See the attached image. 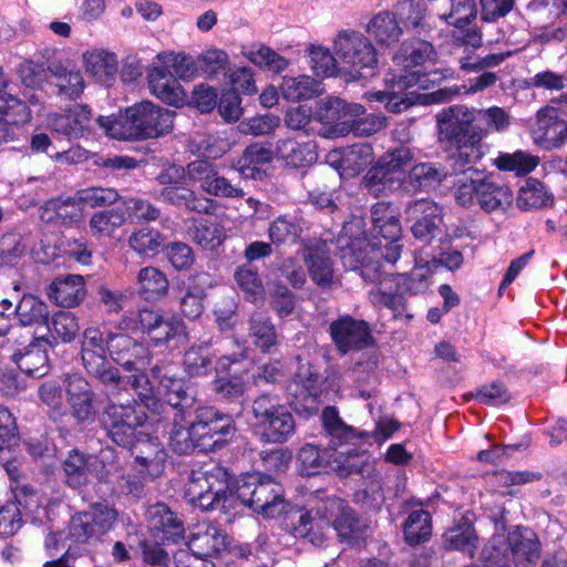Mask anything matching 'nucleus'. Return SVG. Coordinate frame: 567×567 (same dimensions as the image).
I'll use <instances>...</instances> for the list:
<instances>
[{
    "label": "nucleus",
    "instance_id": "15",
    "mask_svg": "<svg viewBox=\"0 0 567 567\" xmlns=\"http://www.w3.org/2000/svg\"><path fill=\"white\" fill-rule=\"evenodd\" d=\"M234 432L235 425L230 415L221 413L213 406L196 409L193 434L199 441L200 450L220 449Z\"/></svg>",
    "mask_w": 567,
    "mask_h": 567
},
{
    "label": "nucleus",
    "instance_id": "27",
    "mask_svg": "<svg viewBox=\"0 0 567 567\" xmlns=\"http://www.w3.org/2000/svg\"><path fill=\"white\" fill-rule=\"evenodd\" d=\"M51 128L69 138L82 137L92 126L91 110L86 105H74L65 113L53 114L50 117Z\"/></svg>",
    "mask_w": 567,
    "mask_h": 567
},
{
    "label": "nucleus",
    "instance_id": "5",
    "mask_svg": "<svg viewBox=\"0 0 567 567\" xmlns=\"http://www.w3.org/2000/svg\"><path fill=\"white\" fill-rule=\"evenodd\" d=\"M475 113L464 105H453L436 114L439 140L456 148L460 167L476 163L483 155V134L473 127Z\"/></svg>",
    "mask_w": 567,
    "mask_h": 567
},
{
    "label": "nucleus",
    "instance_id": "12",
    "mask_svg": "<svg viewBox=\"0 0 567 567\" xmlns=\"http://www.w3.org/2000/svg\"><path fill=\"white\" fill-rule=\"evenodd\" d=\"M427 268L416 267L410 275L385 278L370 291L369 299L374 307L399 311L404 306L403 292L419 293L427 288Z\"/></svg>",
    "mask_w": 567,
    "mask_h": 567
},
{
    "label": "nucleus",
    "instance_id": "2",
    "mask_svg": "<svg viewBox=\"0 0 567 567\" xmlns=\"http://www.w3.org/2000/svg\"><path fill=\"white\" fill-rule=\"evenodd\" d=\"M331 528L342 540L357 543L363 538L367 526L346 501L336 496H316L299 515L292 530L297 538L320 547L329 539Z\"/></svg>",
    "mask_w": 567,
    "mask_h": 567
},
{
    "label": "nucleus",
    "instance_id": "62",
    "mask_svg": "<svg viewBox=\"0 0 567 567\" xmlns=\"http://www.w3.org/2000/svg\"><path fill=\"white\" fill-rule=\"evenodd\" d=\"M362 185L375 197L400 188L399 184L378 164L368 171Z\"/></svg>",
    "mask_w": 567,
    "mask_h": 567
},
{
    "label": "nucleus",
    "instance_id": "16",
    "mask_svg": "<svg viewBox=\"0 0 567 567\" xmlns=\"http://www.w3.org/2000/svg\"><path fill=\"white\" fill-rule=\"evenodd\" d=\"M120 198V194L114 188L94 186L80 189L73 197L65 200L52 199L50 207L55 209L59 223L71 224L81 219V205H87L91 208L105 207L114 205Z\"/></svg>",
    "mask_w": 567,
    "mask_h": 567
},
{
    "label": "nucleus",
    "instance_id": "50",
    "mask_svg": "<svg viewBox=\"0 0 567 567\" xmlns=\"http://www.w3.org/2000/svg\"><path fill=\"white\" fill-rule=\"evenodd\" d=\"M243 54L256 66L274 73L282 72L289 64L286 58L264 44L246 48Z\"/></svg>",
    "mask_w": 567,
    "mask_h": 567
},
{
    "label": "nucleus",
    "instance_id": "23",
    "mask_svg": "<svg viewBox=\"0 0 567 567\" xmlns=\"http://www.w3.org/2000/svg\"><path fill=\"white\" fill-rule=\"evenodd\" d=\"M301 256L313 282L322 287L332 284L333 268L330 249L326 241L317 239L307 241Z\"/></svg>",
    "mask_w": 567,
    "mask_h": 567
},
{
    "label": "nucleus",
    "instance_id": "20",
    "mask_svg": "<svg viewBox=\"0 0 567 567\" xmlns=\"http://www.w3.org/2000/svg\"><path fill=\"white\" fill-rule=\"evenodd\" d=\"M65 394L70 414L78 423H92L95 420V393L83 377H68L65 379Z\"/></svg>",
    "mask_w": 567,
    "mask_h": 567
},
{
    "label": "nucleus",
    "instance_id": "13",
    "mask_svg": "<svg viewBox=\"0 0 567 567\" xmlns=\"http://www.w3.org/2000/svg\"><path fill=\"white\" fill-rule=\"evenodd\" d=\"M147 420L144 409L135 401L125 404L109 402L102 415V423L109 436L120 446H130L136 431Z\"/></svg>",
    "mask_w": 567,
    "mask_h": 567
},
{
    "label": "nucleus",
    "instance_id": "1",
    "mask_svg": "<svg viewBox=\"0 0 567 567\" xmlns=\"http://www.w3.org/2000/svg\"><path fill=\"white\" fill-rule=\"evenodd\" d=\"M106 350L112 359L128 372L145 371L151 364L148 348L125 333L103 332L96 327L86 328L81 341V360L83 368L111 391L127 390L128 380L106 358Z\"/></svg>",
    "mask_w": 567,
    "mask_h": 567
},
{
    "label": "nucleus",
    "instance_id": "41",
    "mask_svg": "<svg viewBox=\"0 0 567 567\" xmlns=\"http://www.w3.org/2000/svg\"><path fill=\"white\" fill-rule=\"evenodd\" d=\"M147 518L152 528L163 533L164 539L175 543L183 536L182 522L165 504L157 503L150 506Z\"/></svg>",
    "mask_w": 567,
    "mask_h": 567
},
{
    "label": "nucleus",
    "instance_id": "63",
    "mask_svg": "<svg viewBox=\"0 0 567 567\" xmlns=\"http://www.w3.org/2000/svg\"><path fill=\"white\" fill-rule=\"evenodd\" d=\"M301 231V226L293 218L287 216L278 217L268 228L269 238L274 244L295 243Z\"/></svg>",
    "mask_w": 567,
    "mask_h": 567
},
{
    "label": "nucleus",
    "instance_id": "46",
    "mask_svg": "<svg viewBox=\"0 0 567 567\" xmlns=\"http://www.w3.org/2000/svg\"><path fill=\"white\" fill-rule=\"evenodd\" d=\"M446 177V172L432 163L414 165L404 182L405 188L414 190H429L435 188Z\"/></svg>",
    "mask_w": 567,
    "mask_h": 567
},
{
    "label": "nucleus",
    "instance_id": "40",
    "mask_svg": "<svg viewBox=\"0 0 567 567\" xmlns=\"http://www.w3.org/2000/svg\"><path fill=\"white\" fill-rule=\"evenodd\" d=\"M166 241V237L156 228L141 226L135 228L127 238L130 248L140 257L153 258L157 256Z\"/></svg>",
    "mask_w": 567,
    "mask_h": 567
},
{
    "label": "nucleus",
    "instance_id": "43",
    "mask_svg": "<svg viewBox=\"0 0 567 567\" xmlns=\"http://www.w3.org/2000/svg\"><path fill=\"white\" fill-rule=\"evenodd\" d=\"M19 323L23 327L48 326L49 308L44 301L34 295L25 293L14 308Z\"/></svg>",
    "mask_w": 567,
    "mask_h": 567
},
{
    "label": "nucleus",
    "instance_id": "42",
    "mask_svg": "<svg viewBox=\"0 0 567 567\" xmlns=\"http://www.w3.org/2000/svg\"><path fill=\"white\" fill-rule=\"evenodd\" d=\"M367 32L380 45H391L399 41L402 35V29L399 25L394 13L381 11L377 13L368 23Z\"/></svg>",
    "mask_w": 567,
    "mask_h": 567
},
{
    "label": "nucleus",
    "instance_id": "51",
    "mask_svg": "<svg viewBox=\"0 0 567 567\" xmlns=\"http://www.w3.org/2000/svg\"><path fill=\"white\" fill-rule=\"evenodd\" d=\"M493 162L499 171L513 172L517 176H523L537 167L539 158L519 150L514 153H499Z\"/></svg>",
    "mask_w": 567,
    "mask_h": 567
},
{
    "label": "nucleus",
    "instance_id": "38",
    "mask_svg": "<svg viewBox=\"0 0 567 567\" xmlns=\"http://www.w3.org/2000/svg\"><path fill=\"white\" fill-rule=\"evenodd\" d=\"M226 535L213 524H209L189 538L188 546L198 557H212L226 548Z\"/></svg>",
    "mask_w": 567,
    "mask_h": 567
},
{
    "label": "nucleus",
    "instance_id": "61",
    "mask_svg": "<svg viewBox=\"0 0 567 567\" xmlns=\"http://www.w3.org/2000/svg\"><path fill=\"white\" fill-rule=\"evenodd\" d=\"M79 323L74 315L66 311L56 312L51 320L49 339H61L63 342H71L79 332Z\"/></svg>",
    "mask_w": 567,
    "mask_h": 567
},
{
    "label": "nucleus",
    "instance_id": "4",
    "mask_svg": "<svg viewBox=\"0 0 567 567\" xmlns=\"http://www.w3.org/2000/svg\"><path fill=\"white\" fill-rule=\"evenodd\" d=\"M175 112L143 101L117 117L99 116L97 124L116 140L156 138L172 132Z\"/></svg>",
    "mask_w": 567,
    "mask_h": 567
},
{
    "label": "nucleus",
    "instance_id": "24",
    "mask_svg": "<svg viewBox=\"0 0 567 567\" xmlns=\"http://www.w3.org/2000/svg\"><path fill=\"white\" fill-rule=\"evenodd\" d=\"M328 109H341L350 118L343 124L348 126V131L357 136H370L378 133L386 125V120L382 115L369 114L364 115L365 110L360 104L347 105L342 100L336 99L326 103Z\"/></svg>",
    "mask_w": 567,
    "mask_h": 567
},
{
    "label": "nucleus",
    "instance_id": "34",
    "mask_svg": "<svg viewBox=\"0 0 567 567\" xmlns=\"http://www.w3.org/2000/svg\"><path fill=\"white\" fill-rule=\"evenodd\" d=\"M276 153L280 159L292 167L309 166L317 161L316 144L310 140H278Z\"/></svg>",
    "mask_w": 567,
    "mask_h": 567
},
{
    "label": "nucleus",
    "instance_id": "55",
    "mask_svg": "<svg viewBox=\"0 0 567 567\" xmlns=\"http://www.w3.org/2000/svg\"><path fill=\"white\" fill-rule=\"evenodd\" d=\"M188 233L196 244L206 249L216 248L224 239L223 227L216 221L203 218L195 219Z\"/></svg>",
    "mask_w": 567,
    "mask_h": 567
},
{
    "label": "nucleus",
    "instance_id": "26",
    "mask_svg": "<svg viewBox=\"0 0 567 567\" xmlns=\"http://www.w3.org/2000/svg\"><path fill=\"white\" fill-rule=\"evenodd\" d=\"M48 298L56 306L72 308L85 298V281L81 275L58 277L47 288Z\"/></svg>",
    "mask_w": 567,
    "mask_h": 567
},
{
    "label": "nucleus",
    "instance_id": "22",
    "mask_svg": "<svg viewBox=\"0 0 567 567\" xmlns=\"http://www.w3.org/2000/svg\"><path fill=\"white\" fill-rule=\"evenodd\" d=\"M320 392L319 375L315 368L309 363H301L288 385V394L292 398L290 404L296 410L316 411Z\"/></svg>",
    "mask_w": 567,
    "mask_h": 567
},
{
    "label": "nucleus",
    "instance_id": "39",
    "mask_svg": "<svg viewBox=\"0 0 567 567\" xmlns=\"http://www.w3.org/2000/svg\"><path fill=\"white\" fill-rule=\"evenodd\" d=\"M96 464L97 458L95 456L84 455L75 450L71 451L63 461L66 484L72 488L86 485Z\"/></svg>",
    "mask_w": 567,
    "mask_h": 567
},
{
    "label": "nucleus",
    "instance_id": "14",
    "mask_svg": "<svg viewBox=\"0 0 567 567\" xmlns=\"http://www.w3.org/2000/svg\"><path fill=\"white\" fill-rule=\"evenodd\" d=\"M400 240H390L382 244H368L361 240H354L341 249V260L347 269L355 270L363 268L362 275L367 276L368 269L378 270V259L384 258L388 262L394 264L401 254Z\"/></svg>",
    "mask_w": 567,
    "mask_h": 567
},
{
    "label": "nucleus",
    "instance_id": "6",
    "mask_svg": "<svg viewBox=\"0 0 567 567\" xmlns=\"http://www.w3.org/2000/svg\"><path fill=\"white\" fill-rule=\"evenodd\" d=\"M233 488L224 498L226 509L248 506L266 517H276L285 509L282 487L268 476L246 474L233 482Z\"/></svg>",
    "mask_w": 567,
    "mask_h": 567
},
{
    "label": "nucleus",
    "instance_id": "29",
    "mask_svg": "<svg viewBox=\"0 0 567 567\" xmlns=\"http://www.w3.org/2000/svg\"><path fill=\"white\" fill-rule=\"evenodd\" d=\"M85 72L105 86H111L117 74L118 62L114 53L104 49H90L82 54Z\"/></svg>",
    "mask_w": 567,
    "mask_h": 567
},
{
    "label": "nucleus",
    "instance_id": "28",
    "mask_svg": "<svg viewBox=\"0 0 567 567\" xmlns=\"http://www.w3.org/2000/svg\"><path fill=\"white\" fill-rule=\"evenodd\" d=\"M374 159L373 148L370 144H354L343 151H332L328 161L341 171L342 175L355 176Z\"/></svg>",
    "mask_w": 567,
    "mask_h": 567
},
{
    "label": "nucleus",
    "instance_id": "31",
    "mask_svg": "<svg viewBox=\"0 0 567 567\" xmlns=\"http://www.w3.org/2000/svg\"><path fill=\"white\" fill-rule=\"evenodd\" d=\"M272 156L274 153L269 146L252 143L233 162L231 167L244 178L260 179L265 174L264 166L271 162Z\"/></svg>",
    "mask_w": 567,
    "mask_h": 567
},
{
    "label": "nucleus",
    "instance_id": "33",
    "mask_svg": "<svg viewBox=\"0 0 567 567\" xmlns=\"http://www.w3.org/2000/svg\"><path fill=\"white\" fill-rule=\"evenodd\" d=\"M55 79L58 95L65 100L79 99L85 87V81L80 70L70 63L53 62L48 68Z\"/></svg>",
    "mask_w": 567,
    "mask_h": 567
},
{
    "label": "nucleus",
    "instance_id": "47",
    "mask_svg": "<svg viewBox=\"0 0 567 567\" xmlns=\"http://www.w3.org/2000/svg\"><path fill=\"white\" fill-rule=\"evenodd\" d=\"M444 546L447 549L460 550L468 556H473L477 548V535L473 525L466 520H462L451 528L444 535Z\"/></svg>",
    "mask_w": 567,
    "mask_h": 567
},
{
    "label": "nucleus",
    "instance_id": "17",
    "mask_svg": "<svg viewBox=\"0 0 567 567\" xmlns=\"http://www.w3.org/2000/svg\"><path fill=\"white\" fill-rule=\"evenodd\" d=\"M331 339L341 354L360 351L373 344L372 331L369 323L344 315L330 323Z\"/></svg>",
    "mask_w": 567,
    "mask_h": 567
},
{
    "label": "nucleus",
    "instance_id": "59",
    "mask_svg": "<svg viewBox=\"0 0 567 567\" xmlns=\"http://www.w3.org/2000/svg\"><path fill=\"white\" fill-rule=\"evenodd\" d=\"M329 454L330 453L327 449L321 452L318 446L313 444L303 445L298 453V460L302 466V472L306 475H315L323 468L331 470V464L328 460L331 455Z\"/></svg>",
    "mask_w": 567,
    "mask_h": 567
},
{
    "label": "nucleus",
    "instance_id": "44",
    "mask_svg": "<svg viewBox=\"0 0 567 567\" xmlns=\"http://www.w3.org/2000/svg\"><path fill=\"white\" fill-rule=\"evenodd\" d=\"M138 293L145 300H159L168 291V279L165 274L156 267L146 266L137 274Z\"/></svg>",
    "mask_w": 567,
    "mask_h": 567
},
{
    "label": "nucleus",
    "instance_id": "37",
    "mask_svg": "<svg viewBox=\"0 0 567 567\" xmlns=\"http://www.w3.org/2000/svg\"><path fill=\"white\" fill-rule=\"evenodd\" d=\"M514 200L513 192L508 186L494 182L489 178H482L478 186L477 204L487 212H505Z\"/></svg>",
    "mask_w": 567,
    "mask_h": 567
},
{
    "label": "nucleus",
    "instance_id": "30",
    "mask_svg": "<svg viewBox=\"0 0 567 567\" xmlns=\"http://www.w3.org/2000/svg\"><path fill=\"white\" fill-rule=\"evenodd\" d=\"M151 92L164 103L182 106L186 101V93L178 80L163 68L153 65L147 74Z\"/></svg>",
    "mask_w": 567,
    "mask_h": 567
},
{
    "label": "nucleus",
    "instance_id": "32",
    "mask_svg": "<svg viewBox=\"0 0 567 567\" xmlns=\"http://www.w3.org/2000/svg\"><path fill=\"white\" fill-rule=\"evenodd\" d=\"M49 343L53 347V342L49 338L34 340L24 349L13 354V360L18 368L27 375L42 378L49 372V358L47 350L42 343Z\"/></svg>",
    "mask_w": 567,
    "mask_h": 567
},
{
    "label": "nucleus",
    "instance_id": "58",
    "mask_svg": "<svg viewBox=\"0 0 567 567\" xmlns=\"http://www.w3.org/2000/svg\"><path fill=\"white\" fill-rule=\"evenodd\" d=\"M553 202L551 195L548 193L546 186L538 181H529L523 186L516 199L517 206L520 209H537L550 205Z\"/></svg>",
    "mask_w": 567,
    "mask_h": 567
},
{
    "label": "nucleus",
    "instance_id": "9",
    "mask_svg": "<svg viewBox=\"0 0 567 567\" xmlns=\"http://www.w3.org/2000/svg\"><path fill=\"white\" fill-rule=\"evenodd\" d=\"M231 489L233 482L229 483L227 470L218 464H210L192 472L185 494L194 506L204 511L220 506L227 512L224 498Z\"/></svg>",
    "mask_w": 567,
    "mask_h": 567
},
{
    "label": "nucleus",
    "instance_id": "10",
    "mask_svg": "<svg viewBox=\"0 0 567 567\" xmlns=\"http://www.w3.org/2000/svg\"><path fill=\"white\" fill-rule=\"evenodd\" d=\"M254 424L268 443H284L296 431V423L290 411L269 394L256 398L251 404Z\"/></svg>",
    "mask_w": 567,
    "mask_h": 567
},
{
    "label": "nucleus",
    "instance_id": "11",
    "mask_svg": "<svg viewBox=\"0 0 567 567\" xmlns=\"http://www.w3.org/2000/svg\"><path fill=\"white\" fill-rule=\"evenodd\" d=\"M334 54L352 76H368L378 65L377 51L362 33L342 31L333 43Z\"/></svg>",
    "mask_w": 567,
    "mask_h": 567
},
{
    "label": "nucleus",
    "instance_id": "7",
    "mask_svg": "<svg viewBox=\"0 0 567 567\" xmlns=\"http://www.w3.org/2000/svg\"><path fill=\"white\" fill-rule=\"evenodd\" d=\"M540 548L536 535L528 529L515 528L507 536L494 535L482 551L487 567H533Z\"/></svg>",
    "mask_w": 567,
    "mask_h": 567
},
{
    "label": "nucleus",
    "instance_id": "64",
    "mask_svg": "<svg viewBox=\"0 0 567 567\" xmlns=\"http://www.w3.org/2000/svg\"><path fill=\"white\" fill-rule=\"evenodd\" d=\"M163 316L148 308L138 310L137 313L125 315L121 320V326L132 331H141L143 333H151V329L159 322Z\"/></svg>",
    "mask_w": 567,
    "mask_h": 567
},
{
    "label": "nucleus",
    "instance_id": "53",
    "mask_svg": "<svg viewBox=\"0 0 567 567\" xmlns=\"http://www.w3.org/2000/svg\"><path fill=\"white\" fill-rule=\"evenodd\" d=\"M413 161L412 152L406 147H399L385 153L378 162L388 175H390L399 186H403L408 177L404 168Z\"/></svg>",
    "mask_w": 567,
    "mask_h": 567
},
{
    "label": "nucleus",
    "instance_id": "35",
    "mask_svg": "<svg viewBox=\"0 0 567 567\" xmlns=\"http://www.w3.org/2000/svg\"><path fill=\"white\" fill-rule=\"evenodd\" d=\"M185 184L166 186L161 190L159 197L175 206H185L187 209L198 214H210L214 210V200L199 197Z\"/></svg>",
    "mask_w": 567,
    "mask_h": 567
},
{
    "label": "nucleus",
    "instance_id": "45",
    "mask_svg": "<svg viewBox=\"0 0 567 567\" xmlns=\"http://www.w3.org/2000/svg\"><path fill=\"white\" fill-rule=\"evenodd\" d=\"M393 80L395 81L393 90L369 92L367 96L370 101L384 103L386 110L390 112L401 113L415 103V92L419 89L400 87L398 83V75H394Z\"/></svg>",
    "mask_w": 567,
    "mask_h": 567
},
{
    "label": "nucleus",
    "instance_id": "60",
    "mask_svg": "<svg viewBox=\"0 0 567 567\" xmlns=\"http://www.w3.org/2000/svg\"><path fill=\"white\" fill-rule=\"evenodd\" d=\"M86 513L93 518L90 522L93 525L97 540L114 528L118 517L116 509L103 503L92 504Z\"/></svg>",
    "mask_w": 567,
    "mask_h": 567
},
{
    "label": "nucleus",
    "instance_id": "52",
    "mask_svg": "<svg viewBox=\"0 0 567 567\" xmlns=\"http://www.w3.org/2000/svg\"><path fill=\"white\" fill-rule=\"evenodd\" d=\"M405 540L410 545H419L430 539L432 535V519L427 511L412 512L403 526Z\"/></svg>",
    "mask_w": 567,
    "mask_h": 567
},
{
    "label": "nucleus",
    "instance_id": "8",
    "mask_svg": "<svg viewBox=\"0 0 567 567\" xmlns=\"http://www.w3.org/2000/svg\"><path fill=\"white\" fill-rule=\"evenodd\" d=\"M437 53L432 43L412 39L402 43L400 50L393 56V62L401 68L398 74V83L400 87L405 89H429L434 82L431 75L436 72L427 71L435 64Z\"/></svg>",
    "mask_w": 567,
    "mask_h": 567
},
{
    "label": "nucleus",
    "instance_id": "36",
    "mask_svg": "<svg viewBox=\"0 0 567 567\" xmlns=\"http://www.w3.org/2000/svg\"><path fill=\"white\" fill-rule=\"evenodd\" d=\"M126 221L125 212L121 205L97 210L90 217L89 234L97 240H110L115 238L116 233Z\"/></svg>",
    "mask_w": 567,
    "mask_h": 567
},
{
    "label": "nucleus",
    "instance_id": "54",
    "mask_svg": "<svg viewBox=\"0 0 567 567\" xmlns=\"http://www.w3.org/2000/svg\"><path fill=\"white\" fill-rule=\"evenodd\" d=\"M156 58L159 62L158 68H163L166 72L173 71L182 80H192L196 74V62L188 54L164 51L158 53Z\"/></svg>",
    "mask_w": 567,
    "mask_h": 567
},
{
    "label": "nucleus",
    "instance_id": "25",
    "mask_svg": "<svg viewBox=\"0 0 567 567\" xmlns=\"http://www.w3.org/2000/svg\"><path fill=\"white\" fill-rule=\"evenodd\" d=\"M135 462L142 467L141 473H146L151 477L161 475L165 467L166 452L156 437L145 436L133 440L128 446Z\"/></svg>",
    "mask_w": 567,
    "mask_h": 567
},
{
    "label": "nucleus",
    "instance_id": "19",
    "mask_svg": "<svg viewBox=\"0 0 567 567\" xmlns=\"http://www.w3.org/2000/svg\"><path fill=\"white\" fill-rule=\"evenodd\" d=\"M532 137L542 148H559L567 141V122L559 117L554 106H545L536 113Z\"/></svg>",
    "mask_w": 567,
    "mask_h": 567
},
{
    "label": "nucleus",
    "instance_id": "56",
    "mask_svg": "<svg viewBox=\"0 0 567 567\" xmlns=\"http://www.w3.org/2000/svg\"><path fill=\"white\" fill-rule=\"evenodd\" d=\"M0 87V122L11 125L28 123L31 120V112L24 102L9 94Z\"/></svg>",
    "mask_w": 567,
    "mask_h": 567
},
{
    "label": "nucleus",
    "instance_id": "49",
    "mask_svg": "<svg viewBox=\"0 0 567 567\" xmlns=\"http://www.w3.org/2000/svg\"><path fill=\"white\" fill-rule=\"evenodd\" d=\"M280 90L282 96L289 101L307 100L322 93L320 83L308 75L285 76Z\"/></svg>",
    "mask_w": 567,
    "mask_h": 567
},
{
    "label": "nucleus",
    "instance_id": "57",
    "mask_svg": "<svg viewBox=\"0 0 567 567\" xmlns=\"http://www.w3.org/2000/svg\"><path fill=\"white\" fill-rule=\"evenodd\" d=\"M249 337L261 351H268L277 342V332L270 319L255 313L249 320Z\"/></svg>",
    "mask_w": 567,
    "mask_h": 567
},
{
    "label": "nucleus",
    "instance_id": "48",
    "mask_svg": "<svg viewBox=\"0 0 567 567\" xmlns=\"http://www.w3.org/2000/svg\"><path fill=\"white\" fill-rule=\"evenodd\" d=\"M212 341L193 344L184 353V370L189 377H204L212 370L214 353Z\"/></svg>",
    "mask_w": 567,
    "mask_h": 567
},
{
    "label": "nucleus",
    "instance_id": "3",
    "mask_svg": "<svg viewBox=\"0 0 567 567\" xmlns=\"http://www.w3.org/2000/svg\"><path fill=\"white\" fill-rule=\"evenodd\" d=\"M322 426L328 437L331 471L341 477L351 474L370 472L372 463L367 453L360 447L361 441L369 437L364 431L348 425L334 406H326L321 413Z\"/></svg>",
    "mask_w": 567,
    "mask_h": 567
},
{
    "label": "nucleus",
    "instance_id": "18",
    "mask_svg": "<svg viewBox=\"0 0 567 567\" xmlns=\"http://www.w3.org/2000/svg\"><path fill=\"white\" fill-rule=\"evenodd\" d=\"M405 214L416 239L430 243L442 233L443 208L435 202L427 198L411 202L405 208Z\"/></svg>",
    "mask_w": 567,
    "mask_h": 567
},
{
    "label": "nucleus",
    "instance_id": "21",
    "mask_svg": "<svg viewBox=\"0 0 567 567\" xmlns=\"http://www.w3.org/2000/svg\"><path fill=\"white\" fill-rule=\"evenodd\" d=\"M173 370L172 365H154L151 373L158 381L159 391L168 405L182 412L194 405L195 395L192 388L183 379L175 377Z\"/></svg>",
    "mask_w": 567,
    "mask_h": 567
}]
</instances>
